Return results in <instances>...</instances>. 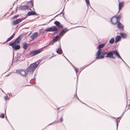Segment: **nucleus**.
I'll list each match as a JSON object with an SVG mask.
<instances>
[{
	"label": "nucleus",
	"mask_w": 130,
	"mask_h": 130,
	"mask_svg": "<svg viewBox=\"0 0 130 130\" xmlns=\"http://www.w3.org/2000/svg\"><path fill=\"white\" fill-rule=\"evenodd\" d=\"M54 24L56 25L55 26H54L52 27H50L46 29L43 31V33H44L45 31L53 32L54 31L57 30L59 29H62L63 27V26L58 21H55Z\"/></svg>",
	"instance_id": "f257e3e1"
},
{
	"label": "nucleus",
	"mask_w": 130,
	"mask_h": 130,
	"mask_svg": "<svg viewBox=\"0 0 130 130\" xmlns=\"http://www.w3.org/2000/svg\"><path fill=\"white\" fill-rule=\"evenodd\" d=\"M40 62V60H38L34 63L31 64L27 68L26 71L28 72H33L36 68L38 67Z\"/></svg>",
	"instance_id": "f03ea898"
},
{
	"label": "nucleus",
	"mask_w": 130,
	"mask_h": 130,
	"mask_svg": "<svg viewBox=\"0 0 130 130\" xmlns=\"http://www.w3.org/2000/svg\"><path fill=\"white\" fill-rule=\"evenodd\" d=\"M113 54H115L116 56L124 61L123 60L120 55L118 52L116 50H112L111 51H109L107 53V55L105 57H107L110 58L111 56L113 55Z\"/></svg>",
	"instance_id": "7ed1b4c3"
},
{
	"label": "nucleus",
	"mask_w": 130,
	"mask_h": 130,
	"mask_svg": "<svg viewBox=\"0 0 130 130\" xmlns=\"http://www.w3.org/2000/svg\"><path fill=\"white\" fill-rule=\"evenodd\" d=\"M42 50L43 49L42 48L38 50H34L29 52V55H31V56H33L40 53L42 51Z\"/></svg>",
	"instance_id": "20e7f679"
},
{
	"label": "nucleus",
	"mask_w": 130,
	"mask_h": 130,
	"mask_svg": "<svg viewBox=\"0 0 130 130\" xmlns=\"http://www.w3.org/2000/svg\"><path fill=\"white\" fill-rule=\"evenodd\" d=\"M16 72L24 76H26L28 74V72L25 70H18L16 71Z\"/></svg>",
	"instance_id": "39448f33"
},
{
	"label": "nucleus",
	"mask_w": 130,
	"mask_h": 130,
	"mask_svg": "<svg viewBox=\"0 0 130 130\" xmlns=\"http://www.w3.org/2000/svg\"><path fill=\"white\" fill-rule=\"evenodd\" d=\"M9 45L11 46L12 48L15 50H19L20 48V46L19 44L12 43V42H10L9 43Z\"/></svg>",
	"instance_id": "423d86ee"
},
{
	"label": "nucleus",
	"mask_w": 130,
	"mask_h": 130,
	"mask_svg": "<svg viewBox=\"0 0 130 130\" xmlns=\"http://www.w3.org/2000/svg\"><path fill=\"white\" fill-rule=\"evenodd\" d=\"M101 49H99L98 50L96 53V58L97 59H100L102 58H104V56L103 55H100L102 54Z\"/></svg>",
	"instance_id": "0eeeda50"
},
{
	"label": "nucleus",
	"mask_w": 130,
	"mask_h": 130,
	"mask_svg": "<svg viewBox=\"0 0 130 130\" xmlns=\"http://www.w3.org/2000/svg\"><path fill=\"white\" fill-rule=\"evenodd\" d=\"M110 22L113 25H115L118 22L115 18V16H113L110 19Z\"/></svg>",
	"instance_id": "6e6552de"
},
{
	"label": "nucleus",
	"mask_w": 130,
	"mask_h": 130,
	"mask_svg": "<svg viewBox=\"0 0 130 130\" xmlns=\"http://www.w3.org/2000/svg\"><path fill=\"white\" fill-rule=\"evenodd\" d=\"M21 39V36H19L13 42H12V43L16 44H20V41Z\"/></svg>",
	"instance_id": "1a4fd4ad"
},
{
	"label": "nucleus",
	"mask_w": 130,
	"mask_h": 130,
	"mask_svg": "<svg viewBox=\"0 0 130 130\" xmlns=\"http://www.w3.org/2000/svg\"><path fill=\"white\" fill-rule=\"evenodd\" d=\"M59 36H57L55 37L53 39V40L52 41L49 43L50 44H53L55 42L57 41L59 39Z\"/></svg>",
	"instance_id": "9d476101"
},
{
	"label": "nucleus",
	"mask_w": 130,
	"mask_h": 130,
	"mask_svg": "<svg viewBox=\"0 0 130 130\" xmlns=\"http://www.w3.org/2000/svg\"><path fill=\"white\" fill-rule=\"evenodd\" d=\"M29 8V7L27 5H22L19 8V9L21 10H25L28 9Z\"/></svg>",
	"instance_id": "9b49d317"
},
{
	"label": "nucleus",
	"mask_w": 130,
	"mask_h": 130,
	"mask_svg": "<svg viewBox=\"0 0 130 130\" xmlns=\"http://www.w3.org/2000/svg\"><path fill=\"white\" fill-rule=\"evenodd\" d=\"M38 14L36 13L34 11H29L28 13L27 14V16H30L31 15H37Z\"/></svg>",
	"instance_id": "f8f14e48"
},
{
	"label": "nucleus",
	"mask_w": 130,
	"mask_h": 130,
	"mask_svg": "<svg viewBox=\"0 0 130 130\" xmlns=\"http://www.w3.org/2000/svg\"><path fill=\"white\" fill-rule=\"evenodd\" d=\"M117 27L121 29L122 30H124L123 28V26L122 24L120 22H118L117 23Z\"/></svg>",
	"instance_id": "ddd939ff"
},
{
	"label": "nucleus",
	"mask_w": 130,
	"mask_h": 130,
	"mask_svg": "<svg viewBox=\"0 0 130 130\" xmlns=\"http://www.w3.org/2000/svg\"><path fill=\"white\" fill-rule=\"evenodd\" d=\"M69 30L66 28L63 29L59 33V35L61 36L62 35H63Z\"/></svg>",
	"instance_id": "4468645a"
},
{
	"label": "nucleus",
	"mask_w": 130,
	"mask_h": 130,
	"mask_svg": "<svg viewBox=\"0 0 130 130\" xmlns=\"http://www.w3.org/2000/svg\"><path fill=\"white\" fill-rule=\"evenodd\" d=\"M21 22V20L20 19H19L15 20L14 21L12 22V24L13 25H15Z\"/></svg>",
	"instance_id": "2eb2a0df"
},
{
	"label": "nucleus",
	"mask_w": 130,
	"mask_h": 130,
	"mask_svg": "<svg viewBox=\"0 0 130 130\" xmlns=\"http://www.w3.org/2000/svg\"><path fill=\"white\" fill-rule=\"evenodd\" d=\"M124 5V3L123 2H121L119 3V10L118 13V14L119 12L120 9L122 8L123 6Z\"/></svg>",
	"instance_id": "dca6fc26"
},
{
	"label": "nucleus",
	"mask_w": 130,
	"mask_h": 130,
	"mask_svg": "<svg viewBox=\"0 0 130 130\" xmlns=\"http://www.w3.org/2000/svg\"><path fill=\"white\" fill-rule=\"evenodd\" d=\"M38 36V33L35 32L34 34H33L31 36V38L32 40L34 39L35 38L37 37Z\"/></svg>",
	"instance_id": "f3484780"
},
{
	"label": "nucleus",
	"mask_w": 130,
	"mask_h": 130,
	"mask_svg": "<svg viewBox=\"0 0 130 130\" xmlns=\"http://www.w3.org/2000/svg\"><path fill=\"white\" fill-rule=\"evenodd\" d=\"M30 8H32L34 6V0L30 1L28 3Z\"/></svg>",
	"instance_id": "a211bd4d"
},
{
	"label": "nucleus",
	"mask_w": 130,
	"mask_h": 130,
	"mask_svg": "<svg viewBox=\"0 0 130 130\" xmlns=\"http://www.w3.org/2000/svg\"><path fill=\"white\" fill-rule=\"evenodd\" d=\"M121 37L120 36H117L115 38V43H116L120 40Z\"/></svg>",
	"instance_id": "6ab92c4d"
},
{
	"label": "nucleus",
	"mask_w": 130,
	"mask_h": 130,
	"mask_svg": "<svg viewBox=\"0 0 130 130\" xmlns=\"http://www.w3.org/2000/svg\"><path fill=\"white\" fill-rule=\"evenodd\" d=\"M56 52L59 54H61L62 53V51L61 48H59L57 50Z\"/></svg>",
	"instance_id": "aec40b11"
},
{
	"label": "nucleus",
	"mask_w": 130,
	"mask_h": 130,
	"mask_svg": "<svg viewBox=\"0 0 130 130\" xmlns=\"http://www.w3.org/2000/svg\"><path fill=\"white\" fill-rule=\"evenodd\" d=\"M28 45V44L27 43L25 42L23 44V47L25 50H26L27 48Z\"/></svg>",
	"instance_id": "412c9836"
},
{
	"label": "nucleus",
	"mask_w": 130,
	"mask_h": 130,
	"mask_svg": "<svg viewBox=\"0 0 130 130\" xmlns=\"http://www.w3.org/2000/svg\"><path fill=\"white\" fill-rule=\"evenodd\" d=\"M120 34L122 38H126L127 36L126 34L120 32Z\"/></svg>",
	"instance_id": "4be33fe9"
},
{
	"label": "nucleus",
	"mask_w": 130,
	"mask_h": 130,
	"mask_svg": "<svg viewBox=\"0 0 130 130\" xmlns=\"http://www.w3.org/2000/svg\"><path fill=\"white\" fill-rule=\"evenodd\" d=\"M114 16H115V18L116 19V20L118 22H119V21L120 20L121 18V16L120 15H116Z\"/></svg>",
	"instance_id": "5701e85b"
},
{
	"label": "nucleus",
	"mask_w": 130,
	"mask_h": 130,
	"mask_svg": "<svg viewBox=\"0 0 130 130\" xmlns=\"http://www.w3.org/2000/svg\"><path fill=\"white\" fill-rule=\"evenodd\" d=\"M105 45V44L104 43L100 44L98 47L97 48L99 49H101Z\"/></svg>",
	"instance_id": "b1692460"
},
{
	"label": "nucleus",
	"mask_w": 130,
	"mask_h": 130,
	"mask_svg": "<svg viewBox=\"0 0 130 130\" xmlns=\"http://www.w3.org/2000/svg\"><path fill=\"white\" fill-rule=\"evenodd\" d=\"M115 41L114 39L113 38H111L109 41V43L110 44H112Z\"/></svg>",
	"instance_id": "393cba45"
},
{
	"label": "nucleus",
	"mask_w": 130,
	"mask_h": 130,
	"mask_svg": "<svg viewBox=\"0 0 130 130\" xmlns=\"http://www.w3.org/2000/svg\"><path fill=\"white\" fill-rule=\"evenodd\" d=\"M61 30L58 29L57 30H56L55 31H54V32L52 33V35H53L56 34L57 33H58L59 32V31H60Z\"/></svg>",
	"instance_id": "a878e982"
},
{
	"label": "nucleus",
	"mask_w": 130,
	"mask_h": 130,
	"mask_svg": "<svg viewBox=\"0 0 130 130\" xmlns=\"http://www.w3.org/2000/svg\"><path fill=\"white\" fill-rule=\"evenodd\" d=\"M12 38H12V37L11 36L7 39L6 41L5 42V43H6L7 42H8V41H10L11 40Z\"/></svg>",
	"instance_id": "bb28decb"
},
{
	"label": "nucleus",
	"mask_w": 130,
	"mask_h": 130,
	"mask_svg": "<svg viewBox=\"0 0 130 130\" xmlns=\"http://www.w3.org/2000/svg\"><path fill=\"white\" fill-rule=\"evenodd\" d=\"M107 52H106V51H103L102 52V55L104 56V55L107 54Z\"/></svg>",
	"instance_id": "cd10ccee"
},
{
	"label": "nucleus",
	"mask_w": 130,
	"mask_h": 130,
	"mask_svg": "<svg viewBox=\"0 0 130 130\" xmlns=\"http://www.w3.org/2000/svg\"><path fill=\"white\" fill-rule=\"evenodd\" d=\"M5 117V115L4 114H2L0 116V117L2 118H4Z\"/></svg>",
	"instance_id": "c85d7f7f"
},
{
	"label": "nucleus",
	"mask_w": 130,
	"mask_h": 130,
	"mask_svg": "<svg viewBox=\"0 0 130 130\" xmlns=\"http://www.w3.org/2000/svg\"><path fill=\"white\" fill-rule=\"evenodd\" d=\"M86 3L88 6L89 5V0H86Z\"/></svg>",
	"instance_id": "c756f323"
},
{
	"label": "nucleus",
	"mask_w": 130,
	"mask_h": 130,
	"mask_svg": "<svg viewBox=\"0 0 130 130\" xmlns=\"http://www.w3.org/2000/svg\"><path fill=\"white\" fill-rule=\"evenodd\" d=\"M18 16H19V15H16L14 16L13 17H12V19H14L16 18Z\"/></svg>",
	"instance_id": "7c9ffc66"
},
{
	"label": "nucleus",
	"mask_w": 130,
	"mask_h": 130,
	"mask_svg": "<svg viewBox=\"0 0 130 130\" xmlns=\"http://www.w3.org/2000/svg\"><path fill=\"white\" fill-rule=\"evenodd\" d=\"M8 98V97L7 95L5 96L4 98L5 99V100H7Z\"/></svg>",
	"instance_id": "2f4dec72"
},
{
	"label": "nucleus",
	"mask_w": 130,
	"mask_h": 130,
	"mask_svg": "<svg viewBox=\"0 0 130 130\" xmlns=\"http://www.w3.org/2000/svg\"><path fill=\"white\" fill-rule=\"evenodd\" d=\"M63 121V118L62 117V116L60 118V122H62Z\"/></svg>",
	"instance_id": "473e14b6"
},
{
	"label": "nucleus",
	"mask_w": 130,
	"mask_h": 130,
	"mask_svg": "<svg viewBox=\"0 0 130 130\" xmlns=\"http://www.w3.org/2000/svg\"><path fill=\"white\" fill-rule=\"evenodd\" d=\"M26 17H26L23 18L21 19H20L21 20V21H22L23 20H24L25 19H26Z\"/></svg>",
	"instance_id": "72a5a7b5"
},
{
	"label": "nucleus",
	"mask_w": 130,
	"mask_h": 130,
	"mask_svg": "<svg viewBox=\"0 0 130 130\" xmlns=\"http://www.w3.org/2000/svg\"><path fill=\"white\" fill-rule=\"evenodd\" d=\"M75 70L76 73L78 71V70L77 68H75Z\"/></svg>",
	"instance_id": "f704fd0d"
},
{
	"label": "nucleus",
	"mask_w": 130,
	"mask_h": 130,
	"mask_svg": "<svg viewBox=\"0 0 130 130\" xmlns=\"http://www.w3.org/2000/svg\"><path fill=\"white\" fill-rule=\"evenodd\" d=\"M15 35V33H13L11 36V37H12V38H13V37H14V35Z\"/></svg>",
	"instance_id": "c9c22d12"
},
{
	"label": "nucleus",
	"mask_w": 130,
	"mask_h": 130,
	"mask_svg": "<svg viewBox=\"0 0 130 130\" xmlns=\"http://www.w3.org/2000/svg\"><path fill=\"white\" fill-rule=\"evenodd\" d=\"M110 58H112L113 59H115V57L113 56V55H112V56H111V57Z\"/></svg>",
	"instance_id": "e433bc0d"
},
{
	"label": "nucleus",
	"mask_w": 130,
	"mask_h": 130,
	"mask_svg": "<svg viewBox=\"0 0 130 130\" xmlns=\"http://www.w3.org/2000/svg\"><path fill=\"white\" fill-rule=\"evenodd\" d=\"M116 123H117V127H118V122L117 120H116Z\"/></svg>",
	"instance_id": "4c0bfd02"
},
{
	"label": "nucleus",
	"mask_w": 130,
	"mask_h": 130,
	"mask_svg": "<svg viewBox=\"0 0 130 130\" xmlns=\"http://www.w3.org/2000/svg\"><path fill=\"white\" fill-rule=\"evenodd\" d=\"M120 117H119L118 118V120H119V121H119L120 120Z\"/></svg>",
	"instance_id": "58836bf2"
},
{
	"label": "nucleus",
	"mask_w": 130,
	"mask_h": 130,
	"mask_svg": "<svg viewBox=\"0 0 130 130\" xmlns=\"http://www.w3.org/2000/svg\"><path fill=\"white\" fill-rule=\"evenodd\" d=\"M55 56V55L54 56H52L50 58H49V59H51L52 57H54V56Z\"/></svg>",
	"instance_id": "ea45409f"
},
{
	"label": "nucleus",
	"mask_w": 130,
	"mask_h": 130,
	"mask_svg": "<svg viewBox=\"0 0 130 130\" xmlns=\"http://www.w3.org/2000/svg\"><path fill=\"white\" fill-rule=\"evenodd\" d=\"M124 112H123L122 114L121 115V116L122 117L123 115V114H124Z\"/></svg>",
	"instance_id": "a19ab883"
},
{
	"label": "nucleus",
	"mask_w": 130,
	"mask_h": 130,
	"mask_svg": "<svg viewBox=\"0 0 130 130\" xmlns=\"http://www.w3.org/2000/svg\"><path fill=\"white\" fill-rule=\"evenodd\" d=\"M77 99L78 100H79V98H78V97L77 96Z\"/></svg>",
	"instance_id": "79ce46f5"
},
{
	"label": "nucleus",
	"mask_w": 130,
	"mask_h": 130,
	"mask_svg": "<svg viewBox=\"0 0 130 130\" xmlns=\"http://www.w3.org/2000/svg\"><path fill=\"white\" fill-rule=\"evenodd\" d=\"M33 10H34V8H33Z\"/></svg>",
	"instance_id": "37998d69"
},
{
	"label": "nucleus",
	"mask_w": 130,
	"mask_h": 130,
	"mask_svg": "<svg viewBox=\"0 0 130 130\" xmlns=\"http://www.w3.org/2000/svg\"><path fill=\"white\" fill-rule=\"evenodd\" d=\"M30 10L31 11V9H30Z\"/></svg>",
	"instance_id": "c03bdc74"
},
{
	"label": "nucleus",
	"mask_w": 130,
	"mask_h": 130,
	"mask_svg": "<svg viewBox=\"0 0 130 130\" xmlns=\"http://www.w3.org/2000/svg\"><path fill=\"white\" fill-rule=\"evenodd\" d=\"M76 96H77V94H76Z\"/></svg>",
	"instance_id": "a18cd8bd"
},
{
	"label": "nucleus",
	"mask_w": 130,
	"mask_h": 130,
	"mask_svg": "<svg viewBox=\"0 0 130 130\" xmlns=\"http://www.w3.org/2000/svg\"><path fill=\"white\" fill-rule=\"evenodd\" d=\"M64 57H65V58H66V59H67V58H66V57L64 56Z\"/></svg>",
	"instance_id": "49530a36"
}]
</instances>
